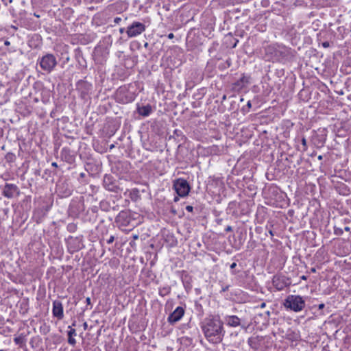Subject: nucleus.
Wrapping results in <instances>:
<instances>
[{"label": "nucleus", "instance_id": "7c9ffc66", "mask_svg": "<svg viewBox=\"0 0 351 351\" xmlns=\"http://www.w3.org/2000/svg\"><path fill=\"white\" fill-rule=\"evenodd\" d=\"M301 278H302V280H306V277L305 276H301Z\"/></svg>", "mask_w": 351, "mask_h": 351}, {"label": "nucleus", "instance_id": "f3484780", "mask_svg": "<svg viewBox=\"0 0 351 351\" xmlns=\"http://www.w3.org/2000/svg\"><path fill=\"white\" fill-rule=\"evenodd\" d=\"M121 21V19L120 17H116L114 19V22L115 24H119Z\"/></svg>", "mask_w": 351, "mask_h": 351}, {"label": "nucleus", "instance_id": "dca6fc26", "mask_svg": "<svg viewBox=\"0 0 351 351\" xmlns=\"http://www.w3.org/2000/svg\"><path fill=\"white\" fill-rule=\"evenodd\" d=\"M114 240V237L113 236H110V238L107 240V243L110 244L112 243Z\"/></svg>", "mask_w": 351, "mask_h": 351}, {"label": "nucleus", "instance_id": "ddd939ff", "mask_svg": "<svg viewBox=\"0 0 351 351\" xmlns=\"http://www.w3.org/2000/svg\"><path fill=\"white\" fill-rule=\"evenodd\" d=\"M21 314H25L27 312V304L26 302H23L21 304V309L19 311Z\"/></svg>", "mask_w": 351, "mask_h": 351}, {"label": "nucleus", "instance_id": "423d86ee", "mask_svg": "<svg viewBox=\"0 0 351 351\" xmlns=\"http://www.w3.org/2000/svg\"><path fill=\"white\" fill-rule=\"evenodd\" d=\"M272 283L278 291H281L289 286V280L284 276L276 275L273 277Z\"/></svg>", "mask_w": 351, "mask_h": 351}, {"label": "nucleus", "instance_id": "5701e85b", "mask_svg": "<svg viewBox=\"0 0 351 351\" xmlns=\"http://www.w3.org/2000/svg\"><path fill=\"white\" fill-rule=\"evenodd\" d=\"M322 45L324 47H328L329 46V43L328 42H324V43H323Z\"/></svg>", "mask_w": 351, "mask_h": 351}, {"label": "nucleus", "instance_id": "9b49d317", "mask_svg": "<svg viewBox=\"0 0 351 351\" xmlns=\"http://www.w3.org/2000/svg\"><path fill=\"white\" fill-rule=\"evenodd\" d=\"M152 111V107L149 105L144 106L138 108V112L143 117L149 116Z\"/></svg>", "mask_w": 351, "mask_h": 351}, {"label": "nucleus", "instance_id": "20e7f679", "mask_svg": "<svg viewBox=\"0 0 351 351\" xmlns=\"http://www.w3.org/2000/svg\"><path fill=\"white\" fill-rule=\"evenodd\" d=\"M173 188L180 197L186 196L190 191V186L188 182L182 178L177 179L174 181Z\"/></svg>", "mask_w": 351, "mask_h": 351}, {"label": "nucleus", "instance_id": "4be33fe9", "mask_svg": "<svg viewBox=\"0 0 351 351\" xmlns=\"http://www.w3.org/2000/svg\"><path fill=\"white\" fill-rule=\"evenodd\" d=\"M86 304L88 305L90 304V298H86Z\"/></svg>", "mask_w": 351, "mask_h": 351}, {"label": "nucleus", "instance_id": "393cba45", "mask_svg": "<svg viewBox=\"0 0 351 351\" xmlns=\"http://www.w3.org/2000/svg\"><path fill=\"white\" fill-rule=\"evenodd\" d=\"M231 230H232V227L231 226H228L226 228V231H227V232H229V231H231Z\"/></svg>", "mask_w": 351, "mask_h": 351}, {"label": "nucleus", "instance_id": "bb28decb", "mask_svg": "<svg viewBox=\"0 0 351 351\" xmlns=\"http://www.w3.org/2000/svg\"><path fill=\"white\" fill-rule=\"evenodd\" d=\"M134 239H138V236L137 234H135L133 236Z\"/></svg>", "mask_w": 351, "mask_h": 351}, {"label": "nucleus", "instance_id": "f03ea898", "mask_svg": "<svg viewBox=\"0 0 351 351\" xmlns=\"http://www.w3.org/2000/svg\"><path fill=\"white\" fill-rule=\"evenodd\" d=\"M284 305L294 312L301 311L305 306V301L298 295H289L285 300Z\"/></svg>", "mask_w": 351, "mask_h": 351}, {"label": "nucleus", "instance_id": "cd10ccee", "mask_svg": "<svg viewBox=\"0 0 351 351\" xmlns=\"http://www.w3.org/2000/svg\"><path fill=\"white\" fill-rule=\"evenodd\" d=\"M265 306V303H262V304H261V308H264Z\"/></svg>", "mask_w": 351, "mask_h": 351}, {"label": "nucleus", "instance_id": "a878e982", "mask_svg": "<svg viewBox=\"0 0 351 351\" xmlns=\"http://www.w3.org/2000/svg\"><path fill=\"white\" fill-rule=\"evenodd\" d=\"M124 31H125L124 28H120V29H119V32L121 34H123L124 32Z\"/></svg>", "mask_w": 351, "mask_h": 351}, {"label": "nucleus", "instance_id": "0eeeda50", "mask_svg": "<svg viewBox=\"0 0 351 351\" xmlns=\"http://www.w3.org/2000/svg\"><path fill=\"white\" fill-rule=\"evenodd\" d=\"M184 315V309L181 306H178L168 317L167 321L171 324L179 322Z\"/></svg>", "mask_w": 351, "mask_h": 351}, {"label": "nucleus", "instance_id": "72a5a7b5", "mask_svg": "<svg viewBox=\"0 0 351 351\" xmlns=\"http://www.w3.org/2000/svg\"><path fill=\"white\" fill-rule=\"evenodd\" d=\"M345 230H346V231H348V230H350V228H349L348 227H346V228H345Z\"/></svg>", "mask_w": 351, "mask_h": 351}, {"label": "nucleus", "instance_id": "2f4dec72", "mask_svg": "<svg viewBox=\"0 0 351 351\" xmlns=\"http://www.w3.org/2000/svg\"><path fill=\"white\" fill-rule=\"evenodd\" d=\"M5 45H10L9 41H5Z\"/></svg>", "mask_w": 351, "mask_h": 351}, {"label": "nucleus", "instance_id": "f257e3e1", "mask_svg": "<svg viewBox=\"0 0 351 351\" xmlns=\"http://www.w3.org/2000/svg\"><path fill=\"white\" fill-rule=\"evenodd\" d=\"M206 339L210 343L219 344L222 342L225 330L223 322L218 315H209L200 324Z\"/></svg>", "mask_w": 351, "mask_h": 351}, {"label": "nucleus", "instance_id": "6e6552de", "mask_svg": "<svg viewBox=\"0 0 351 351\" xmlns=\"http://www.w3.org/2000/svg\"><path fill=\"white\" fill-rule=\"evenodd\" d=\"M53 315L57 317L58 319H62L64 317L63 306L60 301L55 300L53 302L52 308Z\"/></svg>", "mask_w": 351, "mask_h": 351}, {"label": "nucleus", "instance_id": "e433bc0d", "mask_svg": "<svg viewBox=\"0 0 351 351\" xmlns=\"http://www.w3.org/2000/svg\"><path fill=\"white\" fill-rule=\"evenodd\" d=\"M0 351H5V350H0Z\"/></svg>", "mask_w": 351, "mask_h": 351}, {"label": "nucleus", "instance_id": "7ed1b4c3", "mask_svg": "<svg viewBox=\"0 0 351 351\" xmlns=\"http://www.w3.org/2000/svg\"><path fill=\"white\" fill-rule=\"evenodd\" d=\"M56 64V58L51 53H48L43 56L40 60V67L48 73H50L55 68Z\"/></svg>", "mask_w": 351, "mask_h": 351}, {"label": "nucleus", "instance_id": "c85d7f7f", "mask_svg": "<svg viewBox=\"0 0 351 351\" xmlns=\"http://www.w3.org/2000/svg\"><path fill=\"white\" fill-rule=\"evenodd\" d=\"M52 166L56 167H58V165H57V163H56V162H53V163H52Z\"/></svg>", "mask_w": 351, "mask_h": 351}, {"label": "nucleus", "instance_id": "412c9836", "mask_svg": "<svg viewBox=\"0 0 351 351\" xmlns=\"http://www.w3.org/2000/svg\"><path fill=\"white\" fill-rule=\"evenodd\" d=\"M173 37H174V35H173V33H170V34H168V38L169 39H172Z\"/></svg>", "mask_w": 351, "mask_h": 351}, {"label": "nucleus", "instance_id": "aec40b11", "mask_svg": "<svg viewBox=\"0 0 351 351\" xmlns=\"http://www.w3.org/2000/svg\"><path fill=\"white\" fill-rule=\"evenodd\" d=\"M236 266H237V263H232L230 265V269H234V268H235Z\"/></svg>", "mask_w": 351, "mask_h": 351}, {"label": "nucleus", "instance_id": "473e14b6", "mask_svg": "<svg viewBox=\"0 0 351 351\" xmlns=\"http://www.w3.org/2000/svg\"><path fill=\"white\" fill-rule=\"evenodd\" d=\"M318 159H319V160H322V156H318Z\"/></svg>", "mask_w": 351, "mask_h": 351}, {"label": "nucleus", "instance_id": "c756f323", "mask_svg": "<svg viewBox=\"0 0 351 351\" xmlns=\"http://www.w3.org/2000/svg\"><path fill=\"white\" fill-rule=\"evenodd\" d=\"M84 329H86V328H87V324H86V322H85V323L84 324Z\"/></svg>", "mask_w": 351, "mask_h": 351}, {"label": "nucleus", "instance_id": "f704fd0d", "mask_svg": "<svg viewBox=\"0 0 351 351\" xmlns=\"http://www.w3.org/2000/svg\"><path fill=\"white\" fill-rule=\"evenodd\" d=\"M311 271H312V272H315V268H312V269H311Z\"/></svg>", "mask_w": 351, "mask_h": 351}, {"label": "nucleus", "instance_id": "39448f33", "mask_svg": "<svg viewBox=\"0 0 351 351\" xmlns=\"http://www.w3.org/2000/svg\"><path fill=\"white\" fill-rule=\"evenodd\" d=\"M145 30V25L140 22H133L127 29L126 33L129 38L136 37Z\"/></svg>", "mask_w": 351, "mask_h": 351}, {"label": "nucleus", "instance_id": "b1692460", "mask_svg": "<svg viewBox=\"0 0 351 351\" xmlns=\"http://www.w3.org/2000/svg\"><path fill=\"white\" fill-rule=\"evenodd\" d=\"M247 106L250 108L252 107V104L250 101H248L247 103Z\"/></svg>", "mask_w": 351, "mask_h": 351}, {"label": "nucleus", "instance_id": "1a4fd4ad", "mask_svg": "<svg viewBox=\"0 0 351 351\" xmlns=\"http://www.w3.org/2000/svg\"><path fill=\"white\" fill-rule=\"evenodd\" d=\"M225 323L230 327H238L241 326V319L236 315H226L224 317Z\"/></svg>", "mask_w": 351, "mask_h": 351}, {"label": "nucleus", "instance_id": "f8f14e48", "mask_svg": "<svg viewBox=\"0 0 351 351\" xmlns=\"http://www.w3.org/2000/svg\"><path fill=\"white\" fill-rule=\"evenodd\" d=\"M68 343L72 346H74L76 343L75 339L73 337V336H76V331L75 329L71 328L68 332Z\"/></svg>", "mask_w": 351, "mask_h": 351}, {"label": "nucleus", "instance_id": "9d476101", "mask_svg": "<svg viewBox=\"0 0 351 351\" xmlns=\"http://www.w3.org/2000/svg\"><path fill=\"white\" fill-rule=\"evenodd\" d=\"M17 187L13 184H6L3 189L4 196L10 198L13 197L14 193L16 191Z\"/></svg>", "mask_w": 351, "mask_h": 351}, {"label": "nucleus", "instance_id": "c9c22d12", "mask_svg": "<svg viewBox=\"0 0 351 351\" xmlns=\"http://www.w3.org/2000/svg\"><path fill=\"white\" fill-rule=\"evenodd\" d=\"M269 234H270L271 236L273 235V232H272V231H271V230H269Z\"/></svg>", "mask_w": 351, "mask_h": 351}, {"label": "nucleus", "instance_id": "2eb2a0df", "mask_svg": "<svg viewBox=\"0 0 351 351\" xmlns=\"http://www.w3.org/2000/svg\"><path fill=\"white\" fill-rule=\"evenodd\" d=\"M302 144L304 146V150L306 151L307 149L306 140L305 138H302Z\"/></svg>", "mask_w": 351, "mask_h": 351}, {"label": "nucleus", "instance_id": "a211bd4d", "mask_svg": "<svg viewBox=\"0 0 351 351\" xmlns=\"http://www.w3.org/2000/svg\"><path fill=\"white\" fill-rule=\"evenodd\" d=\"M186 210L189 212H192L193 210V207L192 206H186Z\"/></svg>", "mask_w": 351, "mask_h": 351}, {"label": "nucleus", "instance_id": "4468645a", "mask_svg": "<svg viewBox=\"0 0 351 351\" xmlns=\"http://www.w3.org/2000/svg\"><path fill=\"white\" fill-rule=\"evenodd\" d=\"M14 341L17 345H21L24 342L23 337L21 336L16 337L14 339Z\"/></svg>", "mask_w": 351, "mask_h": 351}, {"label": "nucleus", "instance_id": "6ab92c4d", "mask_svg": "<svg viewBox=\"0 0 351 351\" xmlns=\"http://www.w3.org/2000/svg\"><path fill=\"white\" fill-rule=\"evenodd\" d=\"M324 306H325L324 304H320L318 306V308L321 310V309H323L324 308Z\"/></svg>", "mask_w": 351, "mask_h": 351}]
</instances>
